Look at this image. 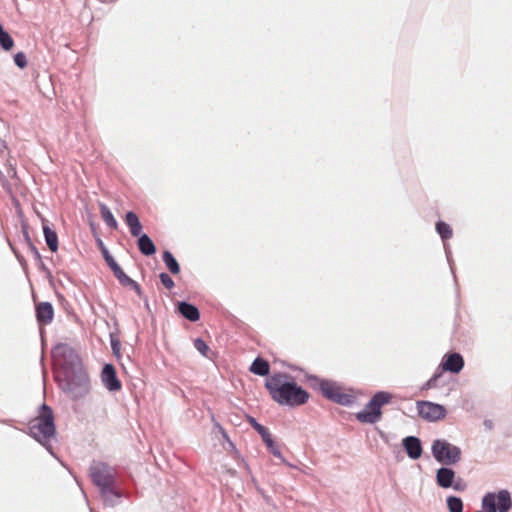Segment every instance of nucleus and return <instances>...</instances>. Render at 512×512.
I'll use <instances>...</instances> for the list:
<instances>
[{"mask_svg": "<svg viewBox=\"0 0 512 512\" xmlns=\"http://www.w3.org/2000/svg\"><path fill=\"white\" fill-rule=\"evenodd\" d=\"M443 372H446L445 370L441 369V365L437 367L431 378H429L424 385L422 386L423 390H428L431 388H435L438 386V380L442 377Z\"/></svg>", "mask_w": 512, "mask_h": 512, "instance_id": "27", "label": "nucleus"}, {"mask_svg": "<svg viewBox=\"0 0 512 512\" xmlns=\"http://www.w3.org/2000/svg\"><path fill=\"white\" fill-rule=\"evenodd\" d=\"M29 249L31 250L35 260L37 262H41L42 256H41L38 248L34 245V243H30Z\"/></svg>", "mask_w": 512, "mask_h": 512, "instance_id": "35", "label": "nucleus"}, {"mask_svg": "<svg viewBox=\"0 0 512 512\" xmlns=\"http://www.w3.org/2000/svg\"><path fill=\"white\" fill-rule=\"evenodd\" d=\"M444 249H445L446 258H447L448 264L450 266L451 272L455 276L454 267H453L452 253H451V250H450L449 246L446 243H444Z\"/></svg>", "mask_w": 512, "mask_h": 512, "instance_id": "34", "label": "nucleus"}, {"mask_svg": "<svg viewBox=\"0 0 512 512\" xmlns=\"http://www.w3.org/2000/svg\"><path fill=\"white\" fill-rule=\"evenodd\" d=\"M248 423L251 427L261 436L262 441L265 443L269 452L272 453L276 458L280 459L283 463H286L279 447L275 444L269 430L260 424L254 417L247 416Z\"/></svg>", "mask_w": 512, "mask_h": 512, "instance_id": "11", "label": "nucleus"}, {"mask_svg": "<svg viewBox=\"0 0 512 512\" xmlns=\"http://www.w3.org/2000/svg\"><path fill=\"white\" fill-rule=\"evenodd\" d=\"M96 242H97V246L103 256V259L105 260L108 267L110 269L116 267V265L118 263L116 262L114 257L110 254V252H109L108 248L105 246L104 242L100 238H98Z\"/></svg>", "mask_w": 512, "mask_h": 512, "instance_id": "25", "label": "nucleus"}, {"mask_svg": "<svg viewBox=\"0 0 512 512\" xmlns=\"http://www.w3.org/2000/svg\"><path fill=\"white\" fill-rule=\"evenodd\" d=\"M246 470H247L248 472H250V468H249V466H248L247 464H246Z\"/></svg>", "mask_w": 512, "mask_h": 512, "instance_id": "40", "label": "nucleus"}, {"mask_svg": "<svg viewBox=\"0 0 512 512\" xmlns=\"http://www.w3.org/2000/svg\"><path fill=\"white\" fill-rule=\"evenodd\" d=\"M111 347L114 353H118L120 350V343L118 340H111Z\"/></svg>", "mask_w": 512, "mask_h": 512, "instance_id": "38", "label": "nucleus"}, {"mask_svg": "<svg viewBox=\"0 0 512 512\" xmlns=\"http://www.w3.org/2000/svg\"><path fill=\"white\" fill-rule=\"evenodd\" d=\"M392 399V394L386 391L376 392L363 410L356 413V419L361 423L374 424L382 417V406L388 404Z\"/></svg>", "mask_w": 512, "mask_h": 512, "instance_id": "6", "label": "nucleus"}, {"mask_svg": "<svg viewBox=\"0 0 512 512\" xmlns=\"http://www.w3.org/2000/svg\"><path fill=\"white\" fill-rule=\"evenodd\" d=\"M38 264V267L39 269L42 271V272H45L47 273L48 277H51V272L50 270L47 268V266L44 264V262L41 260V262H37Z\"/></svg>", "mask_w": 512, "mask_h": 512, "instance_id": "37", "label": "nucleus"}, {"mask_svg": "<svg viewBox=\"0 0 512 512\" xmlns=\"http://www.w3.org/2000/svg\"><path fill=\"white\" fill-rule=\"evenodd\" d=\"M101 381L103 386L110 392H116L122 388V383L117 376L116 368L111 363H105L103 365Z\"/></svg>", "mask_w": 512, "mask_h": 512, "instance_id": "12", "label": "nucleus"}, {"mask_svg": "<svg viewBox=\"0 0 512 512\" xmlns=\"http://www.w3.org/2000/svg\"><path fill=\"white\" fill-rule=\"evenodd\" d=\"M115 278L119 281V283L122 285V286H125L127 287L131 281L133 280L132 278H130L124 271L123 269L119 266V264L116 265V267L112 268L111 269Z\"/></svg>", "mask_w": 512, "mask_h": 512, "instance_id": "29", "label": "nucleus"}, {"mask_svg": "<svg viewBox=\"0 0 512 512\" xmlns=\"http://www.w3.org/2000/svg\"><path fill=\"white\" fill-rule=\"evenodd\" d=\"M42 226L45 242L48 248L51 252H56L59 247L58 235L56 231L49 226L48 221L44 218H42Z\"/></svg>", "mask_w": 512, "mask_h": 512, "instance_id": "17", "label": "nucleus"}, {"mask_svg": "<svg viewBox=\"0 0 512 512\" xmlns=\"http://www.w3.org/2000/svg\"><path fill=\"white\" fill-rule=\"evenodd\" d=\"M481 508L485 512H509L512 509V496L509 490L487 492L481 499Z\"/></svg>", "mask_w": 512, "mask_h": 512, "instance_id": "8", "label": "nucleus"}, {"mask_svg": "<svg viewBox=\"0 0 512 512\" xmlns=\"http://www.w3.org/2000/svg\"><path fill=\"white\" fill-rule=\"evenodd\" d=\"M127 287L134 290L137 293V295H139L141 298H144L146 307L147 308L149 307L147 297L143 295L141 286L135 280H132L131 283Z\"/></svg>", "mask_w": 512, "mask_h": 512, "instance_id": "33", "label": "nucleus"}, {"mask_svg": "<svg viewBox=\"0 0 512 512\" xmlns=\"http://www.w3.org/2000/svg\"><path fill=\"white\" fill-rule=\"evenodd\" d=\"M137 246L140 253L144 256H152L156 253V246L148 234H142L137 239Z\"/></svg>", "mask_w": 512, "mask_h": 512, "instance_id": "20", "label": "nucleus"}, {"mask_svg": "<svg viewBox=\"0 0 512 512\" xmlns=\"http://www.w3.org/2000/svg\"><path fill=\"white\" fill-rule=\"evenodd\" d=\"M162 260L168 269V271L174 275L179 274L181 271L180 265L174 255L169 251L165 250L162 253Z\"/></svg>", "mask_w": 512, "mask_h": 512, "instance_id": "23", "label": "nucleus"}, {"mask_svg": "<svg viewBox=\"0 0 512 512\" xmlns=\"http://www.w3.org/2000/svg\"><path fill=\"white\" fill-rule=\"evenodd\" d=\"M14 46V40L10 36V34L4 29L3 25L0 23V47L5 50L9 51Z\"/></svg>", "mask_w": 512, "mask_h": 512, "instance_id": "26", "label": "nucleus"}, {"mask_svg": "<svg viewBox=\"0 0 512 512\" xmlns=\"http://www.w3.org/2000/svg\"><path fill=\"white\" fill-rule=\"evenodd\" d=\"M159 279H160V282L163 284V286L169 290H171L172 288H174L175 286V283L173 281V279L171 278V276L166 273V272H161L159 274Z\"/></svg>", "mask_w": 512, "mask_h": 512, "instance_id": "31", "label": "nucleus"}, {"mask_svg": "<svg viewBox=\"0 0 512 512\" xmlns=\"http://www.w3.org/2000/svg\"><path fill=\"white\" fill-rule=\"evenodd\" d=\"M431 453L442 466L455 465L462 458L461 448L446 439H435L431 445Z\"/></svg>", "mask_w": 512, "mask_h": 512, "instance_id": "7", "label": "nucleus"}, {"mask_svg": "<svg viewBox=\"0 0 512 512\" xmlns=\"http://www.w3.org/2000/svg\"><path fill=\"white\" fill-rule=\"evenodd\" d=\"M36 320L40 326L49 325L54 318V308L50 302H40L35 306Z\"/></svg>", "mask_w": 512, "mask_h": 512, "instance_id": "15", "label": "nucleus"}, {"mask_svg": "<svg viewBox=\"0 0 512 512\" xmlns=\"http://www.w3.org/2000/svg\"><path fill=\"white\" fill-rule=\"evenodd\" d=\"M264 386L273 401L290 408L306 404L310 397V394L297 384L295 378L285 372L273 373L266 378Z\"/></svg>", "mask_w": 512, "mask_h": 512, "instance_id": "2", "label": "nucleus"}, {"mask_svg": "<svg viewBox=\"0 0 512 512\" xmlns=\"http://www.w3.org/2000/svg\"><path fill=\"white\" fill-rule=\"evenodd\" d=\"M435 228H436V232L439 234L440 238L442 239V241L444 243L447 240H449L453 235L451 226L444 221L440 220V221L436 222Z\"/></svg>", "mask_w": 512, "mask_h": 512, "instance_id": "24", "label": "nucleus"}, {"mask_svg": "<svg viewBox=\"0 0 512 512\" xmlns=\"http://www.w3.org/2000/svg\"><path fill=\"white\" fill-rule=\"evenodd\" d=\"M100 214L106 225L111 229L118 228V222L113 216L110 208L103 202L98 203Z\"/></svg>", "mask_w": 512, "mask_h": 512, "instance_id": "22", "label": "nucleus"}, {"mask_svg": "<svg viewBox=\"0 0 512 512\" xmlns=\"http://www.w3.org/2000/svg\"><path fill=\"white\" fill-rule=\"evenodd\" d=\"M195 349L203 356H207L209 347L202 338H196L193 342Z\"/></svg>", "mask_w": 512, "mask_h": 512, "instance_id": "30", "label": "nucleus"}, {"mask_svg": "<svg viewBox=\"0 0 512 512\" xmlns=\"http://www.w3.org/2000/svg\"><path fill=\"white\" fill-rule=\"evenodd\" d=\"M14 62L17 67L23 69L27 66V58L24 52H18L14 55Z\"/></svg>", "mask_w": 512, "mask_h": 512, "instance_id": "32", "label": "nucleus"}, {"mask_svg": "<svg viewBox=\"0 0 512 512\" xmlns=\"http://www.w3.org/2000/svg\"><path fill=\"white\" fill-rule=\"evenodd\" d=\"M125 223L129 227L130 233L133 237H140L142 233L143 226L137 216V214L133 211H128L125 214Z\"/></svg>", "mask_w": 512, "mask_h": 512, "instance_id": "18", "label": "nucleus"}, {"mask_svg": "<svg viewBox=\"0 0 512 512\" xmlns=\"http://www.w3.org/2000/svg\"><path fill=\"white\" fill-rule=\"evenodd\" d=\"M125 223L129 227L130 233L133 237H140L142 233L143 226L137 216V214L133 211H128L125 214Z\"/></svg>", "mask_w": 512, "mask_h": 512, "instance_id": "19", "label": "nucleus"}, {"mask_svg": "<svg viewBox=\"0 0 512 512\" xmlns=\"http://www.w3.org/2000/svg\"><path fill=\"white\" fill-rule=\"evenodd\" d=\"M436 484L443 489L452 488L455 491L463 492L467 489V483L450 466H441L436 470Z\"/></svg>", "mask_w": 512, "mask_h": 512, "instance_id": "9", "label": "nucleus"}, {"mask_svg": "<svg viewBox=\"0 0 512 512\" xmlns=\"http://www.w3.org/2000/svg\"><path fill=\"white\" fill-rule=\"evenodd\" d=\"M483 425H484V426H485V428H487L488 430H492V429H493V427H494L493 421H492V420H490V419H486V420H484Z\"/></svg>", "mask_w": 512, "mask_h": 512, "instance_id": "39", "label": "nucleus"}, {"mask_svg": "<svg viewBox=\"0 0 512 512\" xmlns=\"http://www.w3.org/2000/svg\"><path fill=\"white\" fill-rule=\"evenodd\" d=\"M464 364V358L458 352H451L445 354L440 363L442 370H445L446 372H450L453 374L460 373L464 367Z\"/></svg>", "mask_w": 512, "mask_h": 512, "instance_id": "13", "label": "nucleus"}, {"mask_svg": "<svg viewBox=\"0 0 512 512\" xmlns=\"http://www.w3.org/2000/svg\"><path fill=\"white\" fill-rule=\"evenodd\" d=\"M250 371L255 375L266 376L267 378L271 375L269 362L261 357L255 358L250 366Z\"/></svg>", "mask_w": 512, "mask_h": 512, "instance_id": "21", "label": "nucleus"}, {"mask_svg": "<svg viewBox=\"0 0 512 512\" xmlns=\"http://www.w3.org/2000/svg\"><path fill=\"white\" fill-rule=\"evenodd\" d=\"M417 410L419 416L429 422L439 421L445 418L447 414V410L443 405L430 401H418Z\"/></svg>", "mask_w": 512, "mask_h": 512, "instance_id": "10", "label": "nucleus"}, {"mask_svg": "<svg viewBox=\"0 0 512 512\" xmlns=\"http://www.w3.org/2000/svg\"><path fill=\"white\" fill-rule=\"evenodd\" d=\"M449 512H463V501L458 496H448L446 499Z\"/></svg>", "mask_w": 512, "mask_h": 512, "instance_id": "28", "label": "nucleus"}, {"mask_svg": "<svg viewBox=\"0 0 512 512\" xmlns=\"http://www.w3.org/2000/svg\"><path fill=\"white\" fill-rule=\"evenodd\" d=\"M305 379L313 387H317L323 397L329 401L348 407L352 406L355 402V397L351 394L341 392L340 387L334 381L321 379L317 375L308 373L305 374Z\"/></svg>", "mask_w": 512, "mask_h": 512, "instance_id": "5", "label": "nucleus"}, {"mask_svg": "<svg viewBox=\"0 0 512 512\" xmlns=\"http://www.w3.org/2000/svg\"><path fill=\"white\" fill-rule=\"evenodd\" d=\"M51 354L59 389L72 401L85 398L91 390L90 377L77 351L66 343H57Z\"/></svg>", "mask_w": 512, "mask_h": 512, "instance_id": "1", "label": "nucleus"}, {"mask_svg": "<svg viewBox=\"0 0 512 512\" xmlns=\"http://www.w3.org/2000/svg\"><path fill=\"white\" fill-rule=\"evenodd\" d=\"M22 230H23V236H24V239H25V242L27 243L28 247L30 246V243H33L32 240H31V237L29 235V232H28V229H27V226L26 225H23L22 226Z\"/></svg>", "mask_w": 512, "mask_h": 512, "instance_id": "36", "label": "nucleus"}, {"mask_svg": "<svg viewBox=\"0 0 512 512\" xmlns=\"http://www.w3.org/2000/svg\"><path fill=\"white\" fill-rule=\"evenodd\" d=\"M36 421V424L29 426L28 435L53 454L50 439L56 435V425L52 408L46 403L41 404Z\"/></svg>", "mask_w": 512, "mask_h": 512, "instance_id": "4", "label": "nucleus"}, {"mask_svg": "<svg viewBox=\"0 0 512 512\" xmlns=\"http://www.w3.org/2000/svg\"><path fill=\"white\" fill-rule=\"evenodd\" d=\"M402 447L407 456L412 460H417L422 456L423 447L421 440L416 436H406L402 439Z\"/></svg>", "mask_w": 512, "mask_h": 512, "instance_id": "14", "label": "nucleus"}, {"mask_svg": "<svg viewBox=\"0 0 512 512\" xmlns=\"http://www.w3.org/2000/svg\"><path fill=\"white\" fill-rule=\"evenodd\" d=\"M475 512H485V511L481 508V510H478V511H475Z\"/></svg>", "mask_w": 512, "mask_h": 512, "instance_id": "41", "label": "nucleus"}, {"mask_svg": "<svg viewBox=\"0 0 512 512\" xmlns=\"http://www.w3.org/2000/svg\"><path fill=\"white\" fill-rule=\"evenodd\" d=\"M177 311L183 318L191 322H197L200 319L199 309L197 308L196 305L190 302L179 301L177 303Z\"/></svg>", "mask_w": 512, "mask_h": 512, "instance_id": "16", "label": "nucleus"}, {"mask_svg": "<svg viewBox=\"0 0 512 512\" xmlns=\"http://www.w3.org/2000/svg\"><path fill=\"white\" fill-rule=\"evenodd\" d=\"M89 476L97 487L104 507L113 508L121 503L123 497H128L117 484L118 471L114 466L103 461H92Z\"/></svg>", "mask_w": 512, "mask_h": 512, "instance_id": "3", "label": "nucleus"}]
</instances>
